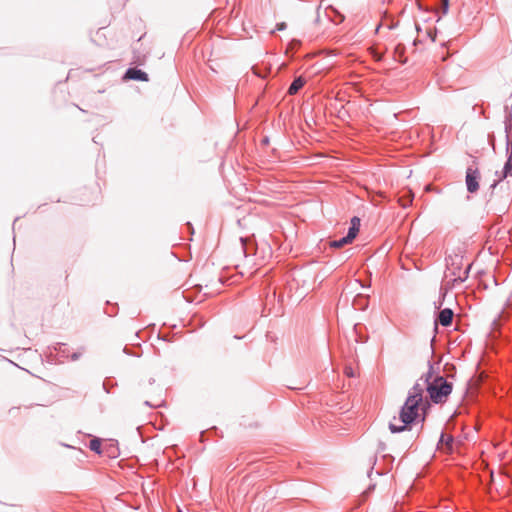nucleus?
I'll return each mask as SVG.
<instances>
[{
    "mask_svg": "<svg viewBox=\"0 0 512 512\" xmlns=\"http://www.w3.org/2000/svg\"><path fill=\"white\" fill-rule=\"evenodd\" d=\"M423 392L424 385L420 383H416L411 388L409 395L400 410L399 417H394L389 423V429L392 433H398L407 430L409 424H411L420 416V410H423L422 421H424L428 403L423 402Z\"/></svg>",
    "mask_w": 512,
    "mask_h": 512,
    "instance_id": "nucleus-1",
    "label": "nucleus"
},
{
    "mask_svg": "<svg viewBox=\"0 0 512 512\" xmlns=\"http://www.w3.org/2000/svg\"><path fill=\"white\" fill-rule=\"evenodd\" d=\"M430 400L435 404L445 403L453 390L452 382L438 376L426 386Z\"/></svg>",
    "mask_w": 512,
    "mask_h": 512,
    "instance_id": "nucleus-2",
    "label": "nucleus"
},
{
    "mask_svg": "<svg viewBox=\"0 0 512 512\" xmlns=\"http://www.w3.org/2000/svg\"><path fill=\"white\" fill-rule=\"evenodd\" d=\"M359 227H360V219L358 217H353L351 219V227L349 228L347 236H345L339 240L332 241L330 243L331 247L341 248L344 245L351 243L356 238V236L359 232Z\"/></svg>",
    "mask_w": 512,
    "mask_h": 512,
    "instance_id": "nucleus-3",
    "label": "nucleus"
},
{
    "mask_svg": "<svg viewBox=\"0 0 512 512\" xmlns=\"http://www.w3.org/2000/svg\"><path fill=\"white\" fill-rule=\"evenodd\" d=\"M481 175L478 169L468 168L466 171V186L470 193H475L479 189Z\"/></svg>",
    "mask_w": 512,
    "mask_h": 512,
    "instance_id": "nucleus-4",
    "label": "nucleus"
},
{
    "mask_svg": "<svg viewBox=\"0 0 512 512\" xmlns=\"http://www.w3.org/2000/svg\"><path fill=\"white\" fill-rule=\"evenodd\" d=\"M125 78L139 81H148V75L144 71L136 68L128 69L125 74Z\"/></svg>",
    "mask_w": 512,
    "mask_h": 512,
    "instance_id": "nucleus-5",
    "label": "nucleus"
},
{
    "mask_svg": "<svg viewBox=\"0 0 512 512\" xmlns=\"http://www.w3.org/2000/svg\"><path fill=\"white\" fill-rule=\"evenodd\" d=\"M453 311L449 308L443 309L438 315V322L442 326H449L452 323Z\"/></svg>",
    "mask_w": 512,
    "mask_h": 512,
    "instance_id": "nucleus-6",
    "label": "nucleus"
},
{
    "mask_svg": "<svg viewBox=\"0 0 512 512\" xmlns=\"http://www.w3.org/2000/svg\"><path fill=\"white\" fill-rule=\"evenodd\" d=\"M306 83V80L303 77L296 78L288 89V93L290 95L296 94Z\"/></svg>",
    "mask_w": 512,
    "mask_h": 512,
    "instance_id": "nucleus-7",
    "label": "nucleus"
},
{
    "mask_svg": "<svg viewBox=\"0 0 512 512\" xmlns=\"http://www.w3.org/2000/svg\"><path fill=\"white\" fill-rule=\"evenodd\" d=\"M453 442H454V439L451 435H446V434L441 435V438H440L441 448L444 449V447H445L447 452L452 451Z\"/></svg>",
    "mask_w": 512,
    "mask_h": 512,
    "instance_id": "nucleus-8",
    "label": "nucleus"
},
{
    "mask_svg": "<svg viewBox=\"0 0 512 512\" xmlns=\"http://www.w3.org/2000/svg\"><path fill=\"white\" fill-rule=\"evenodd\" d=\"M413 197H414V194L411 190H408V194L407 196H402L398 199V202L399 204L402 206V207H408L411 203H412V200H413Z\"/></svg>",
    "mask_w": 512,
    "mask_h": 512,
    "instance_id": "nucleus-9",
    "label": "nucleus"
},
{
    "mask_svg": "<svg viewBox=\"0 0 512 512\" xmlns=\"http://www.w3.org/2000/svg\"><path fill=\"white\" fill-rule=\"evenodd\" d=\"M89 448L98 453L101 454V440L98 438H94L90 441Z\"/></svg>",
    "mask_w": 512,
    "mask_h": 512,
    "instance_id": "nucleus-10",
    "label": "nucleus"
},
{
    "mask_svg": "<svg viewBox=\"0 0 512 512\" xmlns=\"http://www.w3.org/2000/svg\"><path fill=\"white\" fill-rule=\"evenodd\" d=\"M449 8V0H442V11L443 14H447Z\"/></svg>",
    "mask_w": 512,
    "mask_h": 512,
    "instance_id": "nucleus-11",
    "label": "nucleus"
},
{
    "mask_svg": "<svg viewBox=\"0 0 512 512\" xmlns=\"http://www.w3.org/2000/svg\"><path fill=\"white\" fill-rule=\"evenodd\" d=\"M286 27L285 23H281L278 25V30H283Z\"/></svg>",
    "mask_w": 512,
    "mask_h": 512,
    "instance_id": "nucleus-12",
    "label": "nucleus"
},
{
    "mask_svg": "<svg viewBox=\"0 0 512 512\" xmlns=\"http://www.w3.org/2000/svg\"><path fill=\"white\" fill-rule=\"evenodd\" d=\"M346 373H347L348 376H353L352 371H347Z\"/></svg>",
    "mask_w": 512,
    "mask_h": 512,
    "instance_id": "nucleus-13",
    "label": "nucleus"
},
{
    "mask_svg": "<svg viewBox=\"0 0 512 512\" xmlns=\"http://www.w3.org/2000/svg\"><path fill=\"white\" fill-rule=\"evenodd\" d=\"M375 57H376L377 60L381 59V55L376 54Z\"/></svg>",
    "mask_w": 512,
    "mask_h": 512,
    "instance_id": "nucleus-14",
    "label": "nucleus"
}]
</instances>
